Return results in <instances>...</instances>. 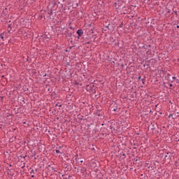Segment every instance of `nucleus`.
<instances>
[{"mask_svg": "<svg viewBox=\"0 0 179 179\" xmlns=\"http://www.w3.org/2000/svg\"><path fill=\"white\" fill-rule=\"evenodd\" d=\"M173 79H176V77H173Z\"/></svg>", "mask_w": 179, "mask_h": 179, "instance_id": "nucleus-7", "label": "nucleus"}, {"mask_svg": "<svg viewBox=\"0 0 179 179\" xmlns=\"http://www.w3.org/2000/svg\"><path fill=\"white\" fill-rule=\"evenodd\" d=\"M31 177H34V176H31Z\"/></svg>", "mask_w": 179, "mask_h": 179, "instance_id": "nucleus-9", "label": "nucleus"}, {"mask_svg": "<svg viewBox=\"0 0 179 179\" xmlns=\"http://www.w3.org/2000/svg\"><path fill=\"white\" fill-rule=\"evenodd\" d=\"M80 163H83V161H80Z\"/></svg>", "mask_w": 179, "mask_h": 179, "instance_id": "nucleus-8", "label": "nucleus"}, {"mask_svg": "<svg viewBox=\"0 0 179 179\" xmlns=\"http://www.w3.org/2000/svg\"><path fill=\"white\" fill-rule=\"evenodd\" d=\"M8 29H9V31H10V29H11V28H10V25H9V26H8Z\"/></svg>", "mask_w": 179, "mask_h": 179, "instance_id": "nucleus-5", "label": "nucleus"}, {"mask_svg": "<svg viewBox=\"0 0 179 179\" xmlns=\"http://www.w3.org/2000/svg\"><path fill=\"white\" fill-rule=\"evenodd\" d=\"M169 86H170V87H172L173 84H170Z\"/></svg>", "mask_w": 179, "mask_h": 179, "instance_id": "nucleus-4", "label": "nucleus"}, {"mask_svg": "<svg viewBox=\"0 0 179 179\" xmlns=\"http://www.w3.org/2000/svg\"><path fill=\"white\" fill-rule=\"evenodd\" d=\"M0 38H1V39H3V34H1V35H0Z\"/></svg>", "mask_w": 179, "mask_h": 179, "instance_id": "nucleus-3", "label": "nucleus"}, {"mask_svg": "<svg viewBox=\"0 0 179 179\" xmlns=\"http://www.w3.org/2000/svg\"><path fill=\"white\" fill-rule=\"evenodd\" d=\"M56 106H58L59 107H62V105L57 104Z\"/></svg>", "mask_w": 179, "mask_h": 179, "instance_id": "nucleus-6", "label": "nucleus"}, {"mask_svg": "<svg viewBox=\"0 0 179 179\" xmlns=\"http://www.w3.org/2000/svg\"><path fill=\"white\" fill-rule=\"evenodd\" d=\"M56 152L59 153V155H62V153L61 152V150H56Z\"/></svg>", "mask_w": 179, "mask_h": 179, "instance_id": "nucleus-2", "label": "nucleus"}, {"mask_svg": "<svg viewBox=\"0 0 179 179\" xmlns=\"http://www.w3.org/2000/svg\"><path fill=\"white\" fill-rule=\"evenodd\" d=\"M77 34H78V38H79V37H82V36H83V31H82V29H78L77 31Z\"/></svg>", "mask_w": 179, "mask_h": 179, "instance_id": "nucleus-1", "label": "nucleus"}]
</instances>
